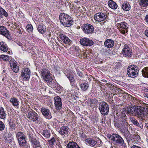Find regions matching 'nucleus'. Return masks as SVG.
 I'll return each mask as SVG.
<instances>
[{
	"mask_svg": "<svg viewBox=\"0 0 148 148\" xmlns=\"http://www.w3.org/2000/svg\"><path fill=\"white\" fill-rule=\"evenodd\" d=\"M127 111L133 116H136L142 119H144L148 116V108L143 107L132 106L128 108Z\"/></svg>",
	"mask_w": 148,
	"mask_h": 148,
	"instance_id": "f257e3e1",
	"label": "nucleus"
},
{
	"mask_svg": "<svg viewBox=\"0 0 148 148\" xmlns=\"http://www.w3.org/2000/svg\"><path fill=\"white\" fill-rule=\"evenodd\" d=\"M127 117L124 113H121L116 116V117L114 118V124L115 126L120 128L122 126L127 125L126 122Z\"/></svg>",
	"mask_w": 148,
	"mask_h": 148,
	"instance_id": "f03ea898",
	"label": "nucleus"
},
{
	"mask_svg": "<svg viewBox=\"0 0 148 148\" xmlns=\"http://www.w3.org/2000/svg\"><path fill=\"white\" fill-rule=\"evenodd\" d=\"M59 19L61 24L64 27H69L73 24V18L70 16L65 13L60 14Z\"/></svg>",
	"mask_w": 148,
	"mask_h": 148,
	"instance_id": "7ed1b4c3",
	"label": "nucleus"
},
{
	"mask_svg": "<svg viewBox=\"0 0 148 148\" xmlns=\"http://www.w3.org/2000/svg\"><path fill=\"white\" fill-rule=\"evenodd\" d=\"M139 72L138 67L136 65H131L127 69V73L128 76L134 78L138 75Z\"/></svg>",
	"mask_w": 148,
	"mask_h": 148,
	"instance_id": "20e7f679",
	"label": "nucleus"
},
{
	"mask_svg": "<svg viewBox=\"0 0 148 148\" xmlns=\"http://www.w3.org/2000/svg\"><path fill=\"white\" fill-rule=\"evenodd\" d=\"M112 140L115 143L119 144L124 147H126V145L123 138L119 135L115 134L112 136Z\"/></svg>",
	"mask_w": 148,
	"mask_h": 148,
	"instance_id": "39448f33",
	"label": "nucleus"
},
{
	"mask_svg": "<svg viewBox=\"0 0 148 148\" xmlns=\"http://www.w3.org/2000/svg\"><path fill=\"white\" fill-rule=\"evenodd\" d=\"M81 27L83 31L85 34L89 35L94 33V27L90 24H84L82 25Z\"/></svg>",
	"mask_w": 148,
	"mask_h": 148,
	"instance_id": "423d86ee",
	"label": "nucleus"
},
{
	"mask_svg": "<svg viewBox=\"0 0 148 148\" xmlns=\"http://www.w3.org/2000/svg\"><path fill=\"white\" fill-rule=\"evenodd\" d=\"M99 109L101 113L104 115H107L109 111L108 104L104 102H102L99 104Z\"/></svg>",
	"mask_w": 148,
	"mask_h": 148,
	"instance_id": "0eeeda50",
	"label": "nucleus"
},
{
	"mask_svg": "<svg viewBox=\"0 0 148 148\" xmlns=\"http://www.w3.org/2000/svg\"><path fill=\"white\" fill-rule=\"evenodd\" d=\"M108 16L106 14L102 12H99L96 13L94 16V18L95 21H97L102 22L104 21L102 23L104 24L105 23L106 18Z\"/></svg>",
	"mask_w": 148,
	"mask_h": 148,
	"instance_id": "6e6552de",
	"label": "nucleus"
},
{
	"mask_svg": "<svg viewBox=\"0 0 148 148\" xmlns=\"http://www.w3.org/2000/svg\"><path fill=\"white\" fill-rule=\"evenodd\" d=\"M31 75L30 71L28 68L23 69L21 73V76L23 81H28Z\"/></svg>",
	"mask_w": 148,
	"mask_h": 148,
	"instance_id": "1a4fd4ad",
	"label": "nucleus"
},
{
	"mask_svg": "<svg viewBox=\"0 0 148 148\" xmlns=\"http://www.w3.org/2000/svg\"><path fill=\"white\" fill-rule=\"evenodd\" d=\"M122 53L124 57L130 58L132 55L131 49L127 45H125L124 48L122 51Z\"/></svg>",
	"mask_w": 148,
	"mask_h": 148,
	"instance_id": "9d476101",
	"label": "nucleus"
},
{
	"mask_svg": "<svg viewBox=\"0 0 148 148\" xmlns=\"http://www.w3.org/2000/svg\"><path fill=\"white\" fill-rule=\"evenodd\" d=\"M27 117L34 122H37L38 121L39 116L38 114L33 110L28 112Z\"/></svg>",
	"mask_w": 148,
	"mask_h": 148,
	"instance_id": "9b49d317",
	"label": "nucleus"
},
{
	"mask_svg": "<svg viewBox=\"0 0 148 148\" xmlns=\"http://www.w3.org/2000/svg\"><path fill=\"white\" fill-rule=\"evenodd\" d=\"M41 75L44 77L45 81L47 82L49 80H51L52 77L51 76V74L50 71L45 68L42 69Z\"/></svg>",
	"mask_w": 148,
	"mask_h": 148,
	"instance_id": "f8f14e48",
	"label": "nucleus"
},
{
	"mask_svg": "<svg viewBox=\"0 0 148 148\" xmlns=\"http://www.w3.org/2000/svg\"><path fill=\"white\" fill-rule=\"evenodd\" d=\"M69 131V129L67 126H63L60 128L58 132L62 137L64 138L68 136Z\"/></svg>",
	"mask_w": 148,
	"mask_h": 148,
	"instance_id": "ddd939ff",
	"label": "nucleus"
},
{
	"mask_svg": "<svg viewBox=\"0 0 148 148\" xmlns=\"http://www.w3.org/2000/svg\"><path fill=\"white\" fill-rule=\"evenodd\" d=\"M117 27L118 29L120 28V30L121 33L124 34L125 33L128 32L127 29L128 27L127 26V24L124 22H122L116 24Z\"/></svg>",
	"mask_w": 148,
	"mask_h": 148,
	"instance_id": "4468645a",
	"label": "nucleus"
},
{
	"mask_svg": "<svg viewBox=\"0 0 148 148\" xmlns=\"http://www.w3.org/2000/svg\"><path fill=\"white\" fill-rule=\"evenodd\" d=\"M86 141L91 146L95 147H97L102 145V142L101 141L97 142L92 139L88 138L86 139Z\"/></svg>",
	"mask_w": 148,
	"mask_h": 148,
	"instance_id": "2eb2a0df",
	"label": "nucleus"
},
{
	"mask_svg": "<svg viewBox=\"0 0 148 148\" xmlns=\"http://www.w3.org/2000/svg\"><path fill=\"white\" fill-rule=\"evenodd\" d=\"M55 107L57 110H60L62 108L61 98L58 96L55 97L54 98Z\"/></svg>",
	"mask_w": 148,
	"mask_h": 148,
	"instance_id": "dca6fc26",
	"label": "nucleus"
},
{
	"mask_svg": "<svg viewBox=\"0 0 148 148\" xmlns=\"http://www.w3.org/2000/svg\"><path fill=\"white\" fill-rule=\"evenodd\" d=\"M79 42L82 45L84 46H90L93 44V41L87 38H81Z\"/></svg>",
	"mask_w": 148,
	"mask_h": 148,
	"instance_id": "f3484780",
	"label": "nucleus"
},
{
	"mask_svg": "<svg viewBox=\"0 0 148 148\" xmlns=\"http://www.w3.org/2000/svg\"><path fill=\"white\" fill-rule=\"evenodd\" d=\"M0 33L4 36L7 39H10L11 38L10 34L7 29L3 26L0 27Z\"/></svg>",
	"mask_w": 148,
	"mask_h": 148,
	"instance_id": "a211bd4d",
	"label": "nucleus"
},
{
	"mask_svg": "<svg viewBox=\"0 0 148 148\" xmlns=\"http://www.w3.org/2000/svg\"><path fill=\"white\" fill-rule=\"evenodd\" d=\"M17 63L16 61L11 60L10 61V64L13 71L15 73L18 72L19 70V67L17 66Z\"/></svg>",
	"mask_w": 148,
	"mask_h": 148,
	"instance_id": "6ab92c4d",
	"label": "nucleus"
},
{
	"mask_svg": "<svg viewBox=\"0 0 148 148\" xmlns=\"http://www.w3.org/2000/svg\"><path fill=\"white\" fill-rule=\"evenodd\" d=\"M41 111L43 115L47 119H50L52 118L51 112L48 109L42 107L41 108Z\"/></svg>",
	"mask_w": 148,
	"mask_h": 148,
	"instance_id": "aec40b11",
	"label": "nucleus"
},
{
	"mask_svg": "<svg viewBox=\"0 0 148 148\" xmlns=\"http://www.w3.org/2000/svg\"><path fill=\"white\" fill-rule=\"evenodd\" d=\"M59 37L64 43L68 45H70L72 42L68 37L63 34H60L59 35Z\"/></svg>",
	"mask_w": 148,
	"mask_h": 148,
	"instance_id": "412c9836",
	"label": "nucleus"
},
{
	"mask_svg": "<svg viewBox=\"0 0 148 148\" xmlns=\"http://www.w3.org/2000/svg\"><path fill=\"white\" fill-rule=\"evenodd\" d=\"M114 40L111 39H107L104 42L105 47L109 48L112 47L114 46Z\"/></svg>",
	"mask_w": 148,
	"mask_h": 148,
	"instance_id": "4be33fe9",
	"label": "nucleus"
},
{
	"mask_svg": "<svg viewBox=\"0 0 148 148\" xmlns=\"http://www.w3.org/2000/svg\"><path fill=\"white\" fill-rule=\"evenodd\" d=\"M0 49L5 52L7 51L8 46L5 42H0Z\"/></svg>",
	"mask_w": 148,
	"mask_h": 148,
	"instance_id": "5701e85b",
	"label": "nucleus"
},
{
	"mask_svg": "<svg viewBox=\"0 0 148 148\" xmlns=\"http://www.w3.org/2000/svg\"><path fill=\"white\" fill-rule=\"evenodd\" d=\"M67 148H81L77 145V144L74 142H69L66 146Z\"/></svg>",
	"mask_w": 148,
	"mask_h": 148,
	"instance_id": "b1692460",
	"label": "nucleus"
},
{
	"mask_svg": "<svg viewBox=\"0 0 148 148\" xmlns=\"http://www.w3.org/2000/svg\"><path fill=\"white\" fill-rule=\"evenodd\" d=\"M108 4L109 7L113 9H116L118 7L116 3L112 0H110L108 2Z\"/></svg>",
	"mask_w": 148,
	"mask_h": 148,
	"instance_id": "393cba45",
	"label": "nucleus"
},
{
	"mask_svg": "<svg viewBox=\"0 0 148 148\" xmlns=\"http://www.w3.org/2000/svg\"><path fill=\"white\" fill-rule=\"evenodd\" d=\"M130 121L131 123L134 125L140 127V128L142 129L143 128V126L141 124L140 125L138 121L134 118H130Z\"/></svg>",
	"mask_w": 148,
	"mask_h": 148,
	"instance_id": "a878e982",
	"label": "nucleus"
},
{
	"mask_svg": "<svg viewBox=\"0 0 148 148\" xmlns=\"http://www.w3.org/2000/svg\"><path fill=\"white\" fill-rule=\"evenodd\" d=\"M37 29L39 32L41 34H44L46 31V26L44 25H38Z\"/></svg>",
	"mask_w": 148,
	"mask_h": 148,
	"instance_id": "bb28decb",
	"label": "nucleus"
},
{
	"mask_svg": "<svg viewBox=\"0 0 148 148\" xmlns=\"http://www.w3.org/2000/svg\"><path fill=\"white\" fill-rule=\"evenodd\" d=\"M26 139L25 136H23V137H21L17 139L18 141V143L21 146H23L25 145L26 143L25 139Z\"/></svg>",
	"mask_w": 148,
	"mask_h": 148,
	"instance_id": "cd10ccee",
	"label": "nucleus"
},
{
	"mask_svg": "<svg viewBox=\"0 0 148 148\" xmlns=\"http://www.w3.org/2000/svg\"><path fill=\"white\" fill-rule=\"evenodd\" d=\"M10 101L14 106H18L19 102L18 101V99L15 97L11 98Z\"/></svg>",
	"mask_w": 148,
	"mask_h": 148,
	"instance_id": "c85d7f7f",
	"label": "nucleus"
},
{
	"mask_svg": "<svg viewBox=\"0 0 148 148\" xmlns=\"http://www.w3.org/2000/svg\"><path fill=\"white\" fill-rule=\"evenodd\" d=\"M80 88L82 91H86L89 87V84L87 83L84 82L80 85Z\"/></svg>",
	"mask_w": 148,
	"mask_h": 148,
	"instance_id": "c756f323",
	"label": "nucleus"
},
{
	"mask_svg": "<svg viewBox=\"0 0 148 148\" xmlns=\"http://www.w3.org/2000/svg\"><path fill=\"white\" fill-rule=\"evenodd\" d=\"M5 111L3 107H0V118L2 119H5Z\"/></svg>",
	"mask_w": 148,
	"mask_h": 148,
	"instance_id": "7c9ffc66",
	"label": "nucleus"
},
{
	"mask_svg": "<svg viewBox=\"0 0 148 148\" xmlns=\"http://www.w3.org/2000/svg\"><path fill=\"white\" fill-rule=\"evenodd\" d=\"M3 16L7 17L8 16V13L3 9L0 7V19L3 18Z\"/></svg>",
	"mask_w": 148,
	"mask_h": 148,
	"instance_id": "2f4dec72",
	"label": "nucleus"
},
{
	"mask_svg": "<svg viewBox=\"0 0 148 148\" xmlns=\"http://www.w3.org/2000/svg\"><path fill=\"white\" fill-rule=\"evenodd\" d=\"M66 75L70 81L71 83L73 84L75 81L73 75L71 74V73L70 72L66 74Z\"/></svg>",
	"mask_w": 148,
	"mask_h": 148,
	"instance_id": "473e14b6",
	"label": "nucleus"
},
{
	"mask_svg": "<svg viewBox=\"0 0 148 148\" xmlns=\"http://www.w3.org/2000/svg\"><path fill=\"white\" fill-rule=\"evenodd\" d=\"M122 8L123 10L127 11L130 9V6L129 3L125 2L123 3Z\"/></svg>",
	"mask_w": 148,
	"mask_h": 148,
	"instance_id": "72a5a7b5",
	"label": "nucleus"
},
{
	"mask_svg": "<svg viewBox=\"0 0 148 148\" xmlns=\"http://www.w3.org/2000/svg\"><path fill=\"white\" fill-rule=\"evenodd\" d=\"M43 136L45 138H49L51 136V132L49 130H44L41 133Z\"/></svg>",
	"mask_w": 148,
	"mask_h": 148,
	"instance_id": "f704fd0d",
	"label": "nucleus"
},
{
	"mask_svg": "<svg viewBox=\"0 0 148 148\" xmlns=\"http://www.w3.org/2000/svg\"><path fill=\"white\" fill-rule=\"evenodd\" d=\"M11 58L7 55H0V60H2L6 61L8 62L10 60Z\"/></svg>",
	"mask_w": 148,
	"mask_h": 148,
	"instance_id": "c9c22d12",
	"label": "nucleus"
},
{
	"mask_svg": "<svg viewBox=\"0 0 148 148\" xmlns=\"http://www.w3.org/2000/svg\"><path fill=\"white\" fill-rule=\"evenodd\" d=\"M9 124L10 127V130H12L13 129H14L16 125L15 123V121L14 120L11 119L10 120L9 122Z\"/></svg>",
	"mask_w": 148,
	"mask_h": 148,
	"instance_id": "e433bc0d",
	"label": "nucleus"
},
{
	"mask_svg": "<svg viewBox=\"0 0 148 148\" xmlns=\"http://www.w3.org/2000/svg\"><path fill=\"white\" fill-rule=\"evenodd\" d=\"M49 83L50 86L52 88H56V86L58 85V84L56 82H55L54 80L52 78L51 80H49L46 82Z\"/></svg>",
	"mask_w": 148,
	"mask_h": 148,
	"instance_id": "4c0bfd02",
	"label": "nucleus"
},
{
	"mask_svg": "<svg viewBox=\"0 0 148 148\" xmlns=\"http://www.w3.org/2000/svg\"><path fill=\"white\" fill-rule=\"evenodd\" d=\"M142 75L145 77L148 78V67H145L142 71Z\"/></svg>",
	"mask_w": 148,
	"mask_h": 148,
	"instance_id": "58836bf2",
	"label": "nucleus"
},
{
	"mask_svg": "<svg viewBox=\"0 0 148 148\" xmlns=\"http://www.w3.org/2000/svg\"><path fill=\"white\" fill-rule=\"evenodd\" d=\"M30 141L33 145L34 148L35 146H38L39 144H40V142L38 141L35 138H32L31 139Z\"/></svg>",
	"mask_w": 148,
	"mask_h": 148,
	"instance_id": "ea45409f",
	"label": "nucleus"
},
{
	"mask_svg": "<svg viewBox=\"0 0 148 148\" xmlns=\"http://www.w3.org/2000/svg\"><path fill=\"white\" fill-rule=\"evenodd\" d=\"M139 4L143 7H145L148 5V0H140Z\"/></svg>",
	"mask_w": 148,
	"mask_h": 148,
	"instance_id": "a19ab883",
	"label": "nucleus"
},
{
	"mask_svg": "<svg viewBox=\"0 0 148 148\" xmlns=\"http://www.w3.org/2000/svg\"><path fill=\"white\" fill-rule=\"evenodd\" d=\"M140 139V136L138 134H135L133 135V141H139Z\"/></svg>",
	"mask_w": 148,
	"mask_h": 148,
	"instance_id": "79ce46f5",
	"label": "nucleus"
},
{
	"mask_svg": "<svg viewBox=\"0 0 148 148\" xmlns=\"http://www.w3.org/2000/svg\"><path fill=\"white\" fill-rule=\"evenodd\" d=\"M16 135L17 139L21 138V137H23V136H25L24 134L23 133L20 132H18L16 134Z\"/></svg>",
	"mask_w": 148,
	"mask_h": 148,
	"instance_id": "37998d69",
	"label": "nucleus"
},
{
	"mask_svg": "<svg viewBox=\"0 0 148 148\" xmlns=\"http://www.w3.org/2000/svg\"><path fill=\"white\" fill-rule=\"evenodd\" d=\"M125 138L129 144L130 143L131 144L133 142L132 141V140H133V135L132 134L131 135Z\"/></svg>",
	"mask_w": 148,
	"mask_h": 148,
	"instance_id": "c03bdc74",
	"label": "nucleus"
},
{
	"mask_svg": "<svg viewBox=\"0 0 148 148\" xmlns=\"http://www.w3.org/2000/svg\"><path fill=\"white\" fill-rule=\"evenodd\" d=\"M123 135L125 137V138L131 135L128 130H124L123 132Z\"/></svg>",
	"mask_w": 148,
	"mask_h": 148,
	"instance_id": "a18cd8bd",
	"label": "nucleus"
},
{
	"mask_svg": "<svg viewBox=\"0 0 148 148\" xmlns=\"http://www.w3.org/2000/svg\"><path fill=\"white\" fill-rule=\"evenodd\" d=\"M27 30L28 32H32L33 30V27L32 25L31 24H28L26 26Z\"/></svg>",
	"mask_w": 148,
	"mask_h": 148,
	"instance_id": "49530a36",
	"label": "nucleus"
},
{
	"mask_svg": "<svg viewBox=\"0 0 148 148\" xmlns=\"http://www.w3.org/2000/svg\"><path fill=\"white\" fill-rule=\"evenodd\" d=\"M48 141L49 145L52 146L54 144V143L56 142V140L55 138L53 137Z\"/></svg>",
	"mask_w": 148,
	"mask_h": 148,
	"instance_id": "de8ad7c7",
	"label": "nucleus"
},
{
	"mask_svg": "<svg viewBox=\"0 0 148 148\" xmlns=\"http://www.w3.org/2000/svg\"><path fill=\"white\" fill-rule=\"evenodd\" d=\"M5 128V125L1 121H0V130L2 131Z\"/></svg>",
	"mask_w": 148,
	"mask_h": 148,
	"instance_id": "09e8293b",
	"label": "nucleus"
},
{
	"mask_svg": "<svg viewBox=\"0 0 148 148\" xmlns=\"http://www.w3.org/2000/svg\"><path fill=\"white\" fill-rule=\"evenodd\" d=\"M97 102V101L96 99H94L90 101V104L91 106H92L93 105L96 104Z\"/></svg>",
	"mask_w": 148,
	"mask_h": 148,
	"instance_id": "8fccbe9b",
	"label": "nucleus"
},
{
	"mask_svg": "<svg viewBox=\"0 0 148 148\" xmlns=\"http://www.w3.org/2000/svg\"><path fill=\"white\" fill-rule=\"evenodd\" d=\"M77 73L78 75L80 77H83V74L80 72L79 70H77Z\"/></svg>",
	"mask_w": 148,
	"mask_h": 148,
	"instance_id": "3c124183",
	"label": "nucleus"
},
{
	"mask_svg": "<svg viewBox=\"0 0 148 148\" xmlns=\"http://www.w3.org/2000/svg\"><path fill=\"white\" fill-rule=\"evenodd\" d=\"M17 44L19 46H20L21 47V48L23 49V45L22 44V43L18 41L17 42Z\"/></svg>",
	"mask_w": 148,
	"mask_h": 148,
	"instance_id": "603ef678",
	"label": "nucleus"
},
{
	"mask_svg": "<svg viewBox=\"0 0 148 148\" xmlns=\"http://www.w3.org/2000/svg\"><path fill=\"white\" fill-rule=\"evenodd\" d=\"M115 134H113L112 135L109 134H108L107 135V136L109 138H111V140H112V136Z\"/></svg>",
	"mask_w": 148,
	"mask_h": 148,
	"instance_id": "864d4df0",
	"label": "nucleus"
},
{
	"mask_svg": "<svg viewBox=\"0 0 148 148\" xmlns=\"http://www.w3.org/2000/svg\"><path fill=\"white\" fill-rule=\"evenodd\" d=\"M28 136H29V138H30V140L31 141V139L32 138H35L33 137V136L32 134H29Z\"/></svg>",
	"mask_w": 148,
	"mask_h": 148,
	"instance_id": "5fc2aeb1",
	"label": "nucleus"
},
{
	"mask_svg": "<svg viewBox=\"0 0 148 148\" xmlns=\"http://www.w3.org/2000/svg\"><path fill=\"white\" fill-rule=\"evenodd\" d=\"M145 35L148 37V30H146L145 32Z\"/></svg>",
	"mask_w": 148,
	"mask_h": 148,
	"instance_id": "6e6d98bb",
	"label": "nucleus"
},
{
	"mask_svg": "<svg viewBox=\"0 0 148 148\" xmlns=\"http://www.w3.org/2000/svg\"><path fill=\"white\" fill-rule=\"evenodd\" d=\"M34 148H42V146L40 145V144H39V145L37 146H35L34 147Z\"/></svg>",
	"mask_w": 148,
	"mask_h": 148,
	"instance_id": "4d7b16f0",
	"label": "nucleus"
},
{
	"mask_svg": "<svg viewBox=\"0 0 148 148\" xmlns=\"http://www.w3.org/2000/svg\"><path fill=\"white\" fill-rule=\"evenodd\" d=\"M131 148H141V147L139 146L134 145Z\"/></svg>",
	"mask_w": 148,
	"mask_h": 148,
	"instance_id": "13d9d810",
	"label": "nucleus"
},
{
	"mask_svg": "<svg viewBox=\"0 0 148 148\" xmlns=\"http://www.w3.org/2000/svg\"><path fill=\"white\" fill-rule=\"evenodd\" d=\"M109 85H111V88L113 89L114 90V88H115L116 87L114 86V85L112 84H109Z\"/></svg>",
	"mask_w": 148,
	"mask_h": 148,
	"instance_id": "bf43d9fd",
	"label": "nucleus"
},
{
	"mask_svg": "<svg viewBox=\"0 0 148 148\" xmlns=\"http://www.w3.org/2000/svg\"><path fill=\"white\" fill-rule=\"evenodd\" d=\"M145 19L146 21L148 22V14L146 16Z\"/></svg>",
	"mask_w": 148,
	"mask_h": 148,
	"instance_id": "052dcab7",
	"label": "nucleus"
},
{
	"mask_svg": "<svg viewBox=\"0 0 148 148\" xmlns=\"http://www.w3.org/2000/svg\"><path fill=\"white\" fill-rule=\"evenodd\" d=\"M145 125L146 128L148 129V123H145Z\"/></svg>",
	"mask_w": 148,
	"mask_h": 148,
	"instance_id": "680f3d73",
	"label": "nucleus"
},
{
	"mask_svg": "<svg viewBox=\"0 0 148 148\" xmlns=\"http://www.w3.org/2000/svg\"><path fill=\"white\" fill-rule=\"evenodd\" d=\"M110 51L109 50H106V55H108V54L107 53H109L108 51Z\"/></svg>",
	"mask_w": 148,
	"mask_h": 148,
	"instance_id": "e2e57ef3",
	"label": "nucleus"
},
{
	"mask_svg": "<svg viewBox=\"0 0 148 148\" xmlns=\"http://www.w3.org/2000/svg\"><path fill=\"white\" fill-rule=\"evenodd\" d=\"M101 81H103L105 82H107V81L106 80H105V79H102L101 80Z\"/></svg>",
	"mask_w": 148,
	"mask_h": 148,
	"instance_id": "0e129e2a",
	"label": "nucleus"
},
{
	"mask_svg": "<svg viewBox=\"0 0 148 148\" xmlns=\"http://www.w3.org/2000/svg\"><path fill=\"white\" fill-rule=\"evenodd\" d=\"M21 0L24 2H27L29 1V0Z\"/></svg>",
	"mask_w": 148,
	"mask_h": 148,
	"instance_id": "69168bd1",
	"label": "nucleus"
},
{
	"mask_svg": "<svg viewBox=\"0 0 148 148\" xmlns=\"http://www.w3.org/2000/svg\"><path fill=\"white\" fill-rule=\"evenodd\" d=\"M145 97L148 98V95L147 94V95H146V96H145Z\"/></svg>",
	"mask_w": 148,
	"mask_h": 148,
	"instance_id": "338daca9",
	"label": "nucleus"
},
{
	"mask_svg": "<svg viewBox=\"0 0 148 148\" xmlns=\"http://www.w3.org/2000/svg\"><path fill=\"white\" fill-rule=\"evenodd\" d=\"M110 148H113V147L112 145L111 146Z\"/></svg>",
	"mask_w": 148,
	"mask_h": 148,
	"instance_id": "774afa93",
	"label": "nucleus"
}]
</instances>
